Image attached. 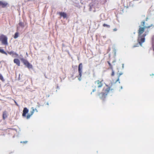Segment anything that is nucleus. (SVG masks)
I'll list each match as a JSON object with an SVG mask.
<instances>
[{"instance_id": "423d86ee", "label": "nucleus", "mask_w": 154, "mask_h": 154, "mask_svg": "<svg viewBox=\"0 0 154 154\" xmlns=\"http://www.w3.org/2000/svg\"><path fill=\"white\" fill-rule=\"evenodd\" d=\"M149 32V30H147L145 31V33H144L143 35L142 36H138L139 37L138 38V41L139 43L141 45L142 43H143L145 41V37L147 33Z\"/></svg>"}, {"instance_id": "9d476101", "label": "nucleus", "mask_w": 154, "mask_h": 154, "mask_svg": "<svg viewBox=\"0 0 154 154\" xmlns=\"http://www.w3.org/2000/svg\"><path fill=\"white\" fill-rule=\"evenodd\" d=\"M58 14L60 17H63L64 19L67 17V14L65 13H64V12H59Z\"/></svg>"}, {"instance_id": "f3484780", "label": "nucleus", "mask_w": 154, "mask_h": 154, "mask_svg": "<svg viewBox=\"0 0 154 154\" xmlns=\"http://www.w3.org/2000/svg\"><path fill=\"white\" fill-rule=\"evenodd\" d=\"M18 36V32H16L14 34V38H16Z\"/></svg>"}, {"instance_id": "4be33fe9", "label": "nucleus", "mask_w": 154, "mask_h": 154, "mask_svg": "<svg viewBox=\"0 0 154 154\" xmlns=\"http://www.w3.org/2000/svg\"><path fill=\"white\" fill-rule=\"evenodd\" d=\"M14 103H15V104H16V105L17 106H18V104H17V103L16 102V101H14Z\"/></svg>"}, {"instance_id": "20e7f679", "label": "nucleus", "mask_w": 154, "mask_h": 154, "mask_svg": "<svg viewBox=\"0 0 154 154\" xmlns=\"http://www.w3.org/2000/svg\"><path fill=\"white\" fill-rule=\"evenodd\" d=\"M32 111L30 112V113L28 114L27 116H26V114H27L29 110L27 108L25 107L24 108L23 110V113H22V116L24 117H26L27 119H29L30 117L33 115L34 112H35V109H34V108L32 107L31 108Z\"/></svg>"}, {"instance_id": "4468645a", "label": "nucleus", "mask_w": 154, "mask_h": 154, "mask_svg": "<svg viewBox=\"0 0 154 154\" xmlns=\"http://www.w3.org/2000/svg\"><path fill=\"white\" fill-rule=\"evenodd\" d=\"M0 53L5 54L6 55H7V53L3 49L1 48H0Z\"/></svg>"}, {"instance_id": "a211bd4d", "label": "nucleus", "mask_w": 154, "mask_h": 154, "mask_svg": "<svg viewBox=\"0 0 154 154\" xmlns=\"http://www.w3.org/2000/svg\"><path fill=\"white\" fill-rule=\"evenodd\" d=\"M103 27H106L107 28H109L110 27V25H107L105 23L103 24Z\"/></svg>"}, {"instance_id": "412c9836", "label": "nucleus", "mask_w": 154, "mask_h": 154, "mask_svg": "<svg viewBox=\"0 0 154 154\" xmlns=\"http://www.w3.org/2000/svg\"><path fill=\"white\" fill-rule=\"evenodd\" d=\"M113 30L114 31H116L117 30V29L116 28H115L113 29Z\"/></svg>"}, {"instance_id": "dca6fc26", "label": "nucleus", "mask_w": 154, "mask_h": 154, "mask_svg": "<svg viewBox=\"0 0 154 154\" xmlns=\"http://www.w3.org/2000/svg\"><path fill=\"white\" fill-rule=\"evenodd\" d=\"M107 63L109 64V66L110 67V68L112 70H113V66H112V65L110 63V62L109 61H107Z\"/></svg>"}, {"instance_id": "1a4fd4ad", "label": "nucleus", "mask_w": 154, "mask_h": 154, "mask_svg": "<svg viewBox=\"0 0 154 154\" xmlns=\"http://www.w3.org/2000/svg\"><path fill=\"white\" fill-rule=\"evenodd\" d=\"M8 5V4L6 2H4L0 1V6H1L2 8H4Z\"/></svg>"}, {"instance_id": "0eeeda50", "label": "nucleus", "mask_w": 154, "mask_h": 154, "mask_svg": "<svg viewBox=\"0 0 154 154\" xmlns=\"http://www.w3.org/2000/svg\"><path fill=\"white\" fill-rule=\"evenodd\" d=\"M22 62L24 64L26 65L28 68L31 69L32 68V65L30 64L28 61L25 59L24 58H21L20 59Z\"/></svg>"}, {"instance_id": "f03ea898", "label": "nucleus", "mask_w": 154, "mask_h": 154, "mask_svg": "<svg viewBox=\"0 0 154 154\" xmlns=\"http://www.w3.org/2000/svg\"><path fill=\"white\" fill-rule=\"evenodd\" d=\"M152 25L149 26L145 25V21H143L141 22V26H139V28L138 31V36L141 35L144 32H145V29H149L152 26Z\"/></svg>"}, {"instance_id": "aec40b11", "label": "nucleus", "mask_w": 154, "mask_h": 154, "mask_svg": "<svg viewBox=\"0 0 154 154\" xmlns=\"http://www.w3.org/2000/svg\"><path fill=\"white\" fill-rule=\"evenodd\" d=\"M112 70V73L111 74V75L112 76H113L114 75V71L113 69Z\"/></svg>"}, {"instance_id": "ddd939ff", "label": "nucleus", "mask_w": 154, "mask_h": 154, "mask_svg": "<svg viewBox=\"0 0 154 154\" xmlns=\"http://www.w3.org/2000/svg\"><path fill=\"white\" fill-rule=\"evenodd\" d=\"M8 53L10 55L18 56V54L16 53H14L13 51L8 52Z\"/></svg>"}, {"instance_id": "bb28decb", "label": "nucleus", "mask_w": 154, "mask_h": 154, "mask_svg": "<svg viewBox=\"0 0 154 154\" xmlns=\"http://www.w3.org/2000/svg\"><path fill=\"white\" fill-rule=\"evenodd\" d=\"M79 80L80 81V78H79Z\"/></svg>"}, {"instance_id": "b1692460", "label": "nucleus", "mask_w": 154, "mask_h": 154, "mask_svg": "<svg viewBox=\"0 0 154 154\" xmlns=\"http://www.w3.org/2000/svg\"><path fill=\"white\" fill-rule=\"evenodd\" d=\"M103 38H106V36H103Z\"/></svg>"}, {"instance_id": "39448f33", "label": "nucleus", "mask_w": 154, "mask_h": 154, "mask_svg": "<svg viewBox=\"0 0 154 154\" xmlns=\"http://www.w3.org/2000/svg\"><path fill=\"white\" fill-rule=\"evenodd\" d=\"M8 37L4 34H0V41L1 42L2 44L6 45H8Z\"/></svg>"}, {"instance_id": "f8f14e48", "label": "nucleus", "mask_w": 154, "mask_h": 154, "mask_svg": "<svg viewBox=\"0 0 154 154\" xmlns=\"http://www.w3.org/2000/svg\"><path fill=\"white\" fill-rule=\"evenodd\" d=\"M7 117H8V115L6 111H4L3 112V114H2V118L4 120H5Z\"/></svg>"}, {"instance_id": "5701e85b", "label": "nucleus", "mask_w": 154, "mask_h": 154, "mask_svg": "<svg viewBox=\"0 0 154 154\" xmlns=\"http://www.w3.org/2000/svg\"><path fill=\"white\" fill-rule=\"evenodd\" d=\"M21 142V143L23 142V143H27V141H23V142Z\"/></svg>"}, {"instance_id": "9b49d317", "label": "nucleus", "mask_w": 154, "mask_h": 154, "mask_svg": "<svg viewBox=\"0 0 154 154\" xmlns=\"http://www.w3.org/2000/svg\"><path fill=\"white\" fill-rule=\"evenodd\" d=\"M14 62L18 66H20V62L19 59H14Z\"/></svg>"}, {"instance_id": "7ed1b4c3", "label": "nucleus", "mask_w": 154, "mask_h": 154, "mask_svg": "<svg viewBox=\"0 0 154 154\" xmlns=\"http://www.w3.org/2000/svg\"><path fill=\"white\" fill-rule=\"evenodd\" d=\"M103 80L102 79H100L95 82V83L96 85L94 89L93 90V92L96 91L99 92L100 91V88L102 87L103 85Z\"/></svg>"}, {"instance_id": "a878e982", "label": "nucleus", "mask_w": 154, "mask_h": 154, "mask_svg": "<svg viewBox=\"0 0 154 154\" xmlns=\"http://www.w3.org/2000/svg\"><path fill=\"white\" fill-rule=\"evenodd\" d=\"M119 80V77L118 78V79H117V81H118Z\"/></svg>"}, {"instance_id": "6ab92c4d", "label": "nucleus", "mask_w": 154, "mask_h": 154, "mask_svg": "<svg viewBox=\"0 0 154 154\" xmlns=\"http://www.w3.org/2000/svg\"><path fill=\"white\" fill-rule=\"evenodd\" d=\"M0 79L1 80V81H4V79L3 78V77L2 76L1 74H0Z\"/></svg>"}, {"instance_id": "f257e3e1", "label": "nucleus", "mask_w": 154, "mask_h": 154, "mask_svg": "<svg viewBox=\"0 0 154 154\" xmlns=\"http://www.w3.org/2000/svg\"><path fill=\"white\" fill-rule=\"evenodd\" d=\"M112 90V89H111L110 87L106 85V86L104 87L103 88L102 92L99 93L98 94L100 99L104 100Z\"/></svg>"}, {"instance_id": "393cba45", "label": "nucleus", "mask_w": 154, "mask_h": 154, "mask_svg": "<svg viewBox=\"0 0 154 154\" xmlns=\"http://www.w3.org/2000/svg\"><path fill=\"white\" fill-rule=\"evenodd\" d=\"M35 109V111L36 112H38V111H37V109Z\"/></svg>"}, {"instance_id": "2eb2a0df", "label": "nucleus", "mask_w": 154, "mask_h": 154, "mask_svg": "<svg viewBox=\"0 0 154 154\" xmlns=\"http://www.w3.org/2000/svg\"><path fill=\"white\" fill-rule=\"evenodd\" d=\"M19 24L20 26L22 27H24V24L21 21L20 22V23H19Z\"/></svg>"}, {"instance_id": "6e6552de", "label": "nucleus", "mask_w": 154, "mask_h": 154, "mask_svg": "<svg viewBox=\"0 0 154 154\" xmlns=\"http://www.w3.org/2000/svg\"><path fill=\"white\" fill-rule=\"evenodd\" d=\"M82 63H80L78 67V72L79 73V76L80 78L82 75Z\"/></svg>"}]
</instances>
